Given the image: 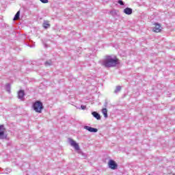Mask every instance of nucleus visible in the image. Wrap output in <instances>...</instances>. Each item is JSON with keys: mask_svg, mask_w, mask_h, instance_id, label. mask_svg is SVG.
Returning <instances> with one entry per match:
<instances>
[{"mask_svg": "<svg viewBox=\"0 0 175 175\" xmlns=\"http://www.w3.org/2000/svg\"><path fill=\"white\" fill-rule=\"evenodd\" d=\"M45 64H46V65H47V64H49V62H46Z\"/></svg>", "mask_w": 175, "mask_h": 175, "instance_id": "obj_19", "label": "nucleus"}, {"mask_svg": "<svg viewBox=\"0 0 175 175\" xmlns=\"http://www.w3.org/2000/svg\"><path fill=\"white\" fill-rule=\"evenodd\" d=\"M110 14L111 15V16H116L117 15V12H116V10H111L110 11Z\"/></svg>", "mask_w": 175, "mask_h": 175, "instance_id": "obj_14", "label": "nucleus"}, {"mask_svg": "<svg viewBox=\"0 0 175 175\" xmlns=\"http://www.w3.org/2000/svg\"><path fill=\"white\" fill-rule=\"evenodd\" d=\"M108 165L109 167H110V169H112V170H116V169H117L118 167V165L113 160H109L108 162Z\"/></svg>", "mask_w": 175, "mask_h": 175, "instance_id": "obj_4", "label": "nucleus"}, {"mask_svg": "<svg viewBox=\"0 0 175 175\" xmlns=\"http://www.w3.org/2000/svg\"><path fill=\"white\" fill-rule=\"evenodd\" d=\"M162 31V26L159 23H155L153 27V32H161Z\"/></svg>", "mask_w": 175, "mask_h": 175, "instance_id": "obj_6", "label": "nucleus"}, {"mask_svg": "<svg viewBox=\"0 0 175 175\" xmlns=\"http://www.w3.org/2000/svg\"><path fill=\"white\" fill-rule=\"evenodd\" d=\"M92 114L93 117H94V118H96V120H100V115L96 111L92 112Z\"/></svg>", "mask_w": 175, "mask_h": 175, "instance_id": "obj_9", "label": "nucleus"}, {"mask_svg": "<svg viewBox=\"0 0 175 175\" xmlns=\"http://www.w3.org/2000/svg\"><path fill=\"white\" fill-rule=\"evenodd\" d=\"M118 62L119 59L117 57L106 56L103 65L105 66V68H113V66L118 65Z\"/></svg>", "mask_w": 175, "mask_h": 175, "instance_id": "obj_1", "label": "nucleus"}, {"mask_svg": "<svg viewBox=\"0 0 175 175\" xmlns=\"http://www.w3.org/2000/svg\"><path fill=\"white\" fill-rule=\"evenodd\" d=\"M85 129H86V131H88L89 132H93L94 133H96V132H98V129L90 127L88 126H85Z\"/></svg>", "mask_w": 175, "mask_h": 175, "instance_id": "obj_7", "label": "nucleus"}, {"mask_svg": "<svg viewBox=\"0 0 175 175\" xmlns=\"http://www.w3.org/2000/svg\"><path fill=\"white\" fill-rule=\"evenodd\" d=\"M119 91H121V87L118 86L115 90V92H118Z\"/></svg>", "mask_w": 175, "mask_h": 175, "instance_id": "obj_16", "label": "nucleus"}, {"mask_svg": "<svg viewBox=\"0 0 175 175\" xmlns=\"http://www.w3.org/2000/svg\"><path fill=\"white\" fill-rule=\"evenodd\" d=\"M13 20H14V21H17V20H20V11H18L16 12Z\"/></svg>", "mask_w": 175, "mask_h": 175, "instance_id": "obj_11", "label": "nucleus"}, {"mask_svg": "<svg viewBox=\"0 0 175 175\" xmlns=\"http://www.w3.org/2000/svg\"><path fill=\"white\" fill-rule=\"evenodd\" d=\"M24 95H25L24 90H20L18 92V96L19 99H23V98H24Z\"/></svg>", "mask_w": 175, "mask_h": 175, "instance_id": "obj_10", "label": "nucleus"}, {"mask_svg": "<svg viewBox=\"0 0 175 175\" xmlns=\"http://www.w3.org/2000/svg\"><path fill=\"white\" fill-rule=\"evenodd\" d=\"M42 3H49V0H40Z\"/></svg>", "mask_w": 175, "mask_h": 175, "instance_id": "obj_17", "label": "nucleus"}, {"mask_svg": "<svg viewBox=\"0 0 175 175\" xmlns=\"http://www.w3.org/2000/svg\"><path fill=\"white\" fill-rule=\"evenodd\" d=\"M33 109L36 113H42L43 110V103L39 100L36 101L33 105Z\"/></svg>", "mask_w": 175, "mask_h": 175, "instance_id": "obj_2", "label": "nucleus"}, {"mask_svg": "<svg viewBox=\"0 0 175 175\" xmlns=\"http://www.w3.org/2000/svg\"><path fill=\"white\" fill-rule=\"evenodd\" d=\"M132 12H133V10L131 8H126L123 10V13H124L125 14H127L128 16L132 14Z\"/></svg>", "mask_w": 175, "mask_h": 175, "instance_id": "obj_8", "label": "nucleus"}, {"mask_svg": "<svg viewBox=\"0 0 175 175\" xmlns=\"http://www.w3.org/2000/svg\"><path fill=\"white\" fill-rule=\"evenodd\" d=\"M6 132V129L3 125H0V139H5V133Z\"/></svg>", "mask_w": 175, "mask_h": 175, "instance_id": "obj_5", "label": "nucleus"}, {"mask_svg": "<svg viewBox=\"0 0 175 175\" xmlns=\"http://www.w3.org/2000/svg\"><path fill=\"white\" fill-rule=\"evenodd\" d=\"M69 142L70 144V146L72 147H74L77 151H79L80 150V147L79 146V144L76 142V141L73 140L72 139L69 138Z\"/></svg>", "mask_w": 175, "mask_h": 175, "instance_id": "obj_3", "label": "nucleus"}, {"mask_svg": "<svg viewBox=\"0 0 175 175\" xmlns=\"http://www.w3.org/2000/svg\"><path fill=\"white\" fill-rule=\"evenodd\" d=\"M42 26L44 27V28H45V29H47V28H50V23H43Z\"/></svg>", "mask_w": 175, "mask_h": 175, "instance_id": "obj_13", "label": "nucleus"}, {"mask_svg": "<svg viewBox=\"0 0 175 175\" xmlns=\"http://www.w3.org/2000/svg\"><path fill=\"white\" fill-rule=\"evenodd\" d=\"M102 113H103L105 118H107V117H108V116H107V109L103 108L102 109Z\"/></svg>", "mask_w": 175, "mask_h": 175, "instance_id": "obj_12", "label": "nucleus"}, {"mask_svg": "<svg viewBox=\"0 0 175 175\" xmlns=\"http://www.w3.org/2000/svg\"><path fill=\"white\" fill-rule=\"evenodd\" d=\"M118 3H119V5H121V6H124L125 5V3H124V1H122V0H118Z\"/></svg>", "mask_w": 175, "mask_h": 175, "instance_id": "obj_15", "label": "nucleus"}, {"mask_svg": "<svg viewBox=\"0 0 175 175\" xmlns=\"http://www.w3.org/2000/svg\"><path fill=\"white\" fill-rule=\"evenodd\" d=\"M81 107L82 110H85V109H86L85 105H81Z\"/></svg>", "mask_w": 175, "mask_h": 175, "instance_id": "obj_18", "label": "nucleus"}]
</instances>
